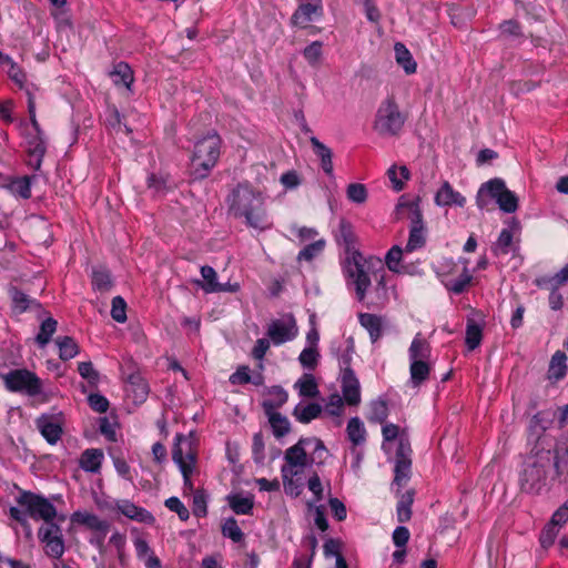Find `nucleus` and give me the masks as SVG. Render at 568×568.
<instances>
[{"mask_svg":"<svg viewBox=\"0 0 568 568\" xmlns=\"http://www.w3.org/2000/svg\"><path fill=\"white\" fill-rule=\"evenodd\" d=\"M222 140L215 132H209L195 142L191 158V172L194 179L209 176L221 155Z\"/></svg>","mask_w":568,"mask_h":568,"instance_id":"obj_7","label":"nucleus"},{"mask_svg":"<svg viewBox=\"0 0 568 568\" xmlns=\"http://www.w3.org/2000/svg\"><path fill=\"white\" fill-rule=\"evenodd\" d=\"M343 273L346 278V285L353 288L358 302L366 300L372 281H375V294L378 304H384L387 300L386 274L384 270L373 271L371 262L366 260L358 251H352L343 262Z\"/></svg>","mask_w":568,"mask_h":568,"instance_id":"obj_5","label":"nucleus"},{"mask_svg":"<svg viewBox=\"0 0 568 568\" xmlns=\"http://www.w3.org/2000/svg\"><path fill=\"white\" fill-rule=\"evenodd\" d=\"M104 454L100 448L85 449L79 459V466L87 473L97 474L101 469Z\"/></svg>","mask_w":568,"mask_h":568,"instance_id":"obj_25","label":"nucleus"},{"mask_svg":"<svg viewBox=\"0 0 568 568\" xmlns=\"http://www.w3.org/2000/svg\"><path fill=\"white\" fill-rule=\"evenodd\" d=\"M320 354L316 347L306 346L300 354L298 361L304 368L314 369L317 365Z\"/></svg>","mask_w":568,"mask_h":568,"instance_id":"obj_57","label":"nucleus"},{"mask_svg":"<svg viewBox=\"0 0 568 568\" xmlns=\"http://www.w3.org/2000/svg\"><path fill=\"white\" fill-rule=\"evenodd\" d=\"M463 263V271L457 277L444 276L442 282L446 286V288L455 294L462 293L467 285L470 283L473 276L467 267V260H459Z\"/></svg>","mask_w":568,"mask_h":568,"instance_id":"obj_26","label":"nucleus"},{"mask_svg":"<svg viewBox=\"0 0 568 568\" xmlns=\"http://www.w3.org/2000/svg\"><path fill=\"white\" fill-rule=\"evenodd\" d=\"M273 434L276 438H281L290 433L291 424L290 420L277 412H265Z\"/></svg>","mask_w":568,"mask_h":568,"instance_id":"obj_44","label":"nucleus"},{"mask_svg":"<svg viewBox=\"0 0 568 568\" xmlns=\"http://www.w3.org/2000/svg\"><path fill=\"white\" fill-rule=\"evenodd\" d=\"M55 345L59 349V357L62 361L72 359L80 353L78 343L70 336L57 337Z\"/></svg>","mask_w":568,"mask_h":568,"instance_id":"obj_39","label":"nucleus"},{"mask_svg":"<svg viewBox=\"0 0 568 568\" xmlns=\"http://www.w3.org/2000/svg\"><path fill=\"white\" fill-rule=\"evenodd\" d=\"M9 65L8 75L9 78L20 88L26 91L29 89L32 94L38 90L34 85H27V75L24 71L9 57H4V62Z\"/></svg>","mask_w":568,"mask_h":568,"instance_id":"obj_37","label":"nucleus"},{"mask_svg":"<svg viewBox=\"0 0 568 568\" xmlns=\"http://www.w3.org/2000/svg\"><path fill=\"white\" fill-rule=\"evenodd\" d=\"M37 427L49 444L54 445L60 440L62 425L59 417L42 415L37 419Z\"/></svg>","mask_w":568,"mask_h":568,"instance_id":"obj_22","label":"nucleus"},{"mask_svg":"<svg viewBox=\"0 0 568 568\" xmlns=\"http://www.w3.org/2000/svg\"><path fill=\"white\" fill-rule=\"evenodd\" d=\"M199 443L194 433L176 434L172 448V459L183 477V489L194 490L192 476L199 471L197 468Z\"/></svg>","mask_w":568,"mask_h":568,"instance_id":"obj_6","label":"nucleus"},{"mask_svg":"<svg viewBox=\"0 0 568 568\" xmlns=\"http://www.w3.org/2000/svg\"><path fill=\"white\" fill-rule=\"evenodd\" d=\"M9 515L23 527L27 537L32 535L29 518L45 521L47 525L40 527L38 531L45 555L54 559L63 556L65 547L62 530L59 525L52 523L57 516V509L49 499L23 490L16 497V505L9 508Z\"/></svg>","mask_w":568,"mask_h":568,"instance_id":"obj_1","label":"nucleus"},{"mask_svg":"<svg viewBox=\"0 0 568 568\" xmlns=\"http://www.w3.org/2000/svg\"><path fill=\"white\" fill-rule=\"evenodd\" d=\"M557 416L559 427L562 428L566 426L568 422V404L561 407H558L556 410H545L539 412L534 416V420L536 424H540V426L546 429L548 427L547 424L551 423L552 418Z\"/></svg>","mask_w":568,"mask_h":568,"instance_id":"obj_32","label":"nucleus"},{"mask_svg":"<svg viewBox=\"0 0 568 568\" xmlns=\"http://www.w3.org/2000/svg\"><path fill=\"white\" fill-rule=\"evenodd\" d=\"M348 439L354 446L363 445L366 440L364 423L358 417H352L346 427Z\"/></svg>","mask_w":568,"mask_h":568,"instance_id":"obj_42","label":"nucleus"},{"mask_svg":"<svg viewBox=\"0 0 568 568\" xmlns=\"http://www.w3.org/2000/svg\"><path fill=\"white\" fill-rule=\"evenodd\" d=\"M201 275L204 280V284L202 285V288L206 293H216V292H224L227 288L217 282V274L215 270L211 266H202L201 267Z\"/></svg>","mask_w":568,"mask_h":568,"instance_id":"obj_43","label":"nucleus"},{"mask_svg":"<svg viewBox=\"0 0 568 568\" xmlns=\"http://www.w3.org/2000/svg\"><path fill=\"white\" fill-rule=\"evenodd\" d=\"M551 462L556 467L557 474L562 475L568 480V430L557 439Z\"/></svg>","mask_w":568,"mask_h":568,"instance_id":"obj_23","label":"nucleus"},{"mask_svg":"<svg viewBox=\"0 0 568 568\" xmlns=\"http://www.w3.org/2000/svg\"><path fill=\"white\" fill-rule=\"evenodd\" d=\"M288 395L281 386H273L267 392L263 402L265 412H276L275 409L286 403Z\"/></svg>","mask_w":568,"mask_h":568,"instance_id":"obj_40","label":"nucleus"},{"mask_svg":"<svg viewBox=\"0 0 568 568\" xmlns=\"http://www.w3.org/2000/svg\"><path fill=\"white\" fill-rule=\"evenodd\" d=\"M11 298H12V303H13V308L20 313L24 312L29 307L30 303L32 302L28 297V295H26L23 292L17 290V288L11 290Z\"/></svg>","mask_w":568,"mask_h":568,"instance_id":"obj_64","label":"nucleus"},{"mask_svg":"<svg viewBox=\"0 0 568 568\" xmlns=\"http://www.w3.org/2000/svg\"><path fill=\"white\" fill-rule=\"evenodd\" d=\"M323 407L317 403H300L293 410V416L302 424H308L321 416Z\"/></svg>","mask_w":568,"mask_h":568,"instance_id":"obj_34","label":"nucleus"},{"mask_svg":"<svg viewBox=\"0 0 568 568\" xmlns=\"http://www.w3.org/2000/svg\"><path fill=\"white\" fill-rule=\"evenodd\" d=\"M359 324L368 332L371 341L377 342L383 335V318L371 313H361L358 315Z\"/></svg>","mask_w":568,"mask_h":568,"instance_id":"obj_29","label":"nucleus"},{"mask_svg":"<svg viewBox=\"0 0 568 568\" xmlns=\"http://www.w3.org/2000/svg\"><path fill=\"white\" fill-rule=\"evenodd\" d=\"M298 334L296 321L292 314H284L272 320L266 328V335L274 345L293 341Z\"/></svg>","mask_w":568,"mask_h":568,"instance_id":"obj_13","label":"nucleus"},{"mask_svg":"<svg viewBox=\"0 0 568 568\" xmlns=\"http://www.w3.org/2000/svg\"><path fill=\"white\" fill-rule=\"evenodd\" d=\"M405 120L395 100L386 99L376 111L374 129L382 135H396L403 129Z\"/></svg>","mask_w":568,"mask_h":568,"instance_id":"obj_11","label":"nucleus"},{"mask_svg":"<svg viewBox=\"0 0 568 568\" xmlns=\"http://www.w3.org/2000/svg\"><path fill=\"white\" fill-rule=\"evenodd\" d=\"M567 374V356L562 351H557L549 363L547 377L551 383L561 381Z\"/></svg>","mask_w":568,"mask_h":568,"instance_id":"obj_31","label":"nucleus"},{"mask_svg":"<svg viewBox=\"0 0 568 568\" xmlns=\"http://www.w3.org/2000/svg\"><path fill=\"white\" fill-rule=\"evenodd\" d=\"M430 354L429 343L420 333L416 334L408 348L410 387L419 388L428 379L432 372Z\"/></svg>","mask_w":568,"mask_h":568,"instance_id":"obj_8","label":"nucleus"},{"mask_svg":"<svg viewBox=\"0 0 568 568\" xmlns=\"http://www.w3.org/2000/svg\"><path fill=\"white\" fill-rule=\"evenodd\" d=\"M514 234L510 229H504L495 243L493 251L496 255L508 254L511 250Z\"/></svg>","mask_w":568,"mask_h":568,"instance_id":"obj_51","label":"nucleus"},{"mask_svg":"<svg viewBox=\"0 0 568 568\" xmlns=\"http://www.w3.org/2000/svg\"><path fill=\"white\" fill-rule=\"evenodd\" d=\"M32 179V176L28 175L13 178L10 180L7 187L14 196L28 200L31 196Z\"/></svg>","mask_w":568,"mask_h":568,"instance_id":"obj_38","label":"nucleus"},{"mask_svg":"<svg viewBox=\"0 0 568 568\" xmlns=\"http://www.w3.org/2000/svg\"><path fill=\"white\" fill-rule=\"evenodd\" d=\"M230 382L233 385H244L253 383L254 385H261L263 377L261 374H256L254 377L250 375V368L247 366H240L231 376Z\"/></svg>","mask_w":568,"mask_h":568,"instance_id":"obj_46","label":"nucleus"},{"mask_svg":"<svg viewBox=\"0 0 568 568\" xmlns=\"http://www.w3.org/2000/svg\"><path fill=\"white\" fill-rule=\"evenodd\" d=\"M387 174L396 191H400L404 186V181L409 178V172L406 166H392L388 169Z\"/></svg>","mask_w":568,"mask_h":568,"instance_id":"obj_54","label":"nucleus"},{"mask_svg":"<svg viewBox=\"0 0 568 568\" xmlns=\"http://www.w3.org/2000/svg\"><path fill=\"white\" fill-rule=\"evenodd\" d=\"M112 81L115 85H123L131 91L134 81V75L131 67L125 62H119L113 67L110 73Z\"/></svg>","mask_w":568,"mask_h":568,"instance_id":"obj_35","label":"nucleus"},{"mask_svg":"<svg viewBox=\"0 0 568 568\" xmlns=\"http://www.w3.org/2000/svg\"><path fill=\"white\" fill-rule=\"evenodd\" d=\"M222 535L226 538H230L234 542H241L244 538V534L242 529L239 527L237 521L230 517L225 519L222 525Z\"/></svg>","mask_w":568,"mask_h":568,"instance_id":"obj_52","label":"nucleus"},{"mask_svg":"<svg viewBox=\"0 0 568 568\" xmlns=\"http://www.w3.org/2000/svg\"><path fill=\"white\" fill-rule=\"evenodd\" d=\"M267 195L248 183H241L227 197L229 212L235 219L243 220L246 226L266 231L273 221L266 209Z\"/></svg>","mask_w":568,"mask_h":568,"instance_id":"obj_3","label":"nucleus"},{"mask_svg":"<svg viewBox=\"0 0 568 568\" xmlns=\"http://www.w3.org/2000/svg\"><path fill=\"white\" fill-rule=\"evenodd\" d=\"M559 529L560 528L548 523L540 534V537H539L540 545L544 548H549L550 546H552L558 536Z\"/></svg>","mask_w":568,"mask_h":568,"instance_id":"obj_62","label":"nucleus"},{"mask_svg":"<svg viewBox=\"0 0 568 568\" xmlns=\"http://www.w3.org/2000/svg\"><path fill=\"white\" fill-rule=\"evenodd\" d=\"M347 199L356 204H363L367 200V190L364 184L351 183L346 189Z\"/></svg>","mask_w":568,"mask_h":568,"instance_id":"obj_56","label":"nucleus"},{"mask_svg":"<svg viewBox=\"0 0 568 568\" xmlns=\"http://www.w3.org/2000/svg\"><path fill=\"white\" fill-rule=\"evenodd\" d=\"M323 13L321 0H306L302 2L292 16V24L306 27L311 21L318 19Z\"/></svg>","mask_w":568,"mask_h":568,"instance_id":"obj_18","label":"nucleus"},{"mask_svg":"<svg viewBox=\"0 0 568 568\" xmlns=\"http://www.w3.org/2000/svg\"><path fill=\"white\" fill-rule=\"evenodd\" d=\"M338 241L343 242V244L346 246V254L348 255L349 252L356 251L354 248L355 243V234L353 231V226L349 222L342 220L339 222L338 226Z\"/></svg>","mask_w":568,"mask_h":568,"instance_id":"obj_48","label":"nucleus"},{"mask_svg":"<svg viewBox=\"0 0 568 568\" xmlns=\"http://www.w3.org/2000/svg\"><path fill=\"white\" fill-rule=\"evenodd\" d=\"M369 420L383 423L387 417V404L385 400L377 399L371 403Z\"/></svg>","mask_w":568,"mask_h":568,"instance_id":"obj_59","label":"nucleus"},{"mask_svg":"<svg viewBox=\"0 0 568 568\" xmlns=\"http://www.w3.org/2000/svg\"><path fill=\"white\" fill-rule=\"evenodd\" d=\"M84 527L91 531L109 530L110 524L98 515L88 510H77L70 516V528Z\"/></svg>","mask_w":568,"mask_h":568,"instance_id":"obj_17","label":"nucleus"},{"mask_svg":"<svg viewBox=\"0 0 568 568\" xmlns=\"http://www.w3.org/2000/svg\"><path fill=\"white\" fill-rule=\"evenodd\" d=\"M412 504H413V495L410 493L404 494L396 508L397 520L399 523H406L412 517Z\"/></svg>","mask_w":568,"mask_h":568,"instance_id":"obj_53","label":"nucleus"},{"mask_svg":"<svg viewBox=\"0 0 568 568\" xmlns=\"http://www.w3.org/2000/svg\"><path fill=\"white\" fill-rule=\"evenodd\" d=\"M394 53L396 63L403 68L406 74H414L416 72L417 63L404 43L396 42L394 45Z\"/></svg>","mask_w":568,"mask_h":568,"instance_id":"obj_33","label":"nucleus"},{"mask_svg":"<svg viewBox=\"0 0 568 568\" xmlns=\"http://www.w3.org/2000/svg\"><path fill=\"white\" fill-rule=\"evenodd\" d=\"M405 248H402L398 245H394L385 256V264L389 271L397 274H414V270L412 266L400 264L403 258Z\"/></svg>","mask_w":568,"mask_h":568,"instance_id":"obj_27","label":"nucleus"},{"mask_svg":"<svg viewBox=\"0 0 568 568\" xmlns=\"http://www.w3.org/2000/svg\"><path fill=\"white\" fill-rule=\"evenodd\" d=\"M294 388L297 390L301 397L314 398L320 394L318 385L314 375L303 374L294 384Z\"/></svg>","mask_w":568,"mask_h":568,"instance_id":"obj_36","label":"nucleus"},{"mask_svg":"<svg viewBox=\"0 0 568 568\" xmlns=\"http://www.w3.org/2000/svg\"><path fill=\"white\" fill-rule=\"evenodd\" d=\"M28 97V113L30 118L32 132H29L26 136L27 150L29 153L28 164L34 170H39L42 163V159L45 154V142L43 132L40 129V124L37 120L36 114V98L32 92L27 90Z\"/></svg>","mask_w":568,"mask_h":568,"instance_id":"obj_10","label":"nucleus"},{"mask_svg":"<svg viewBox=\"0 0 568 568\" xmlns=\"http://www.w3.org/2000/svg\"><path fill=\"white\" fill-rule=\"evenodd\" d=\"M486 196L496 200L499 209L506 213H514L518 209V197L506 187L505 182L500 179H493L481 184L476 197L480 210L487 205Z\"/></svg>","mask_w":568,"mask_h":568,"instance_id":"obj_9","label":"nucleus"},{"mask_svg":"<svg viewBox=\"0 0 568 568\" xmlns=\"http://www.w3.org/2000/svg\"><path fill=\"white\" fill-rule=\"evenodd\" d=\"M6 387L10 392L22 393L29 396H36L41 392V381L28 369H13L3 375Z\"/></svg>","mask_w":568,"mask_h":568,"instance_id":"obj_12","label":"nucleus"},{"mask_svg":"<svg viewBox=\"0 0 568 568\" xmlns=\"http://www.w3.org/2000/svg\"><path fill=\"white\" fill-rule=\"evenodd\" d=\"M434 202L440 207H464L466 197L460 192L456 191L448 181H445L435 193Z\"/></svg>","mask_w":568,"mask_h":568,"instance_id":"obj_20","label":"nucleus"},{"mask_svg":"<svg viewBox=\"0 0 568 568\" xmlns=\"http://www.w3.org/2000/svg\"><path fill=\"white\" fill-rule=\"evenodd\" d=\"M312 146L316 153V155L321 159V165L323 171L332 175L333 173V161H332V151L325 144H323L317 138H311Z\"/></svg>","mask_w":568,"mask_h":568,"instance_id":"obj_41","label":"nucleus"},{"mask_svg":"<svg viewBox=\"0 0 568 568\" xmlns=\"http://www.w3.org/2000/svg\"><path fill=\"white\" fill-rule=\"evenodd\" d=\"M341 387L343 398L349 406H357L361 403V385L354 371H346L341 374Z\"/></svg>","mask_w":568,"mask_h":568,"instance_id":"obj_21","label":"nucleus"},{"mask_svg":"<svg viewBox=\"0 0 568 568\" xmlns=\"http://www.w3.org/2000/svg\"><path fill=\"white\" fill-rule=\"evenodd\" d=\"M483 337V329L481 327L476 324L475 322L470 321L467 323L466 328V345L469 351H474L477 348L481 343Z\"/></svg>","mask_w":568,"mask_h":568,"instance_id":"obj_50","label":"nucleus"},{"mask_svg":"<svg viewBox=\"0 0 568 568\" xmlns=\"http://www.w3.org/2000/svg\"><path fill=\"white\" fill-rule=\"evenodd\" d=\"M344 398L338 394H332L328 396L324 407V413L336 419V425L342 424V415L344 413Z\"/></svg>","mask_w":568,"mask_h":568,"instance_id":"obj_45","label":"nucleus"},{"mask_svg":"<svg viewBox=\"0 0 568 568\" xmlns=\"http://www.w3.org/2000/svg\"><path fill=\"white\" fill-rule=\"evenodd\" d=\"M410 445L408 440H402L395 452V478L394 485L400 488L409 478L410 474Z\"/></svg>","mask_w":568,"mask_h":568,"instance_id":"obj_16","label":"nucleus"},{"mask_svg":"<svg viewBox=\"0 0 568 568\" xmlns=\"http://www.w3.org/2000/svg\"><path fill=\"white\" fill-rule=\"evenodd\" d=\"M383 434V450L390 455L394 450L399 447L402 440H408L404 430L399 428V426L386 423L382 428Z\"/></svg>","mask_w":568,"mask_h":568,"instance_id":"obj_24","label":"nucleus"},{"mask_svg":"<svg viewBox=\"0 0 568 568\" xmlns=\"http://www.w3.org/2000/svg\"><path fill=\"white\" fill-rule=\"evenodd\" d=\"M226 500L236 515H250L254 507V498L248 494L232 493L227 495Z\"/></svg>","mask_w":568,"mask_h":568,"instance_id":"obj_28","label":"nucleus"},{"mask_svg":"<svg viewBox=\"0 0 568 568\" xmlns=\"http://www.w3.org/2000/svg\"><path fill=\"white\" fill-rule=\"evenodd\" d=\"M125 393L134 403H143L148 397L149 386L141 376L131 375L125 387Z\"/></svg>","mask_w":568,"mask_h":568,"instance_id":"obj_30","label":"nucleus"},{"mask_svg":"<svg viewBox=\"0 0 568 568\" xmlns=\"http://www.w3.org/2000/svg\"><path fill=\"white\" fill-rule=\"evenodd\" d=\"M400 206H406L410 212V222L412 226L409 230V237L407 244L405 246L406 253H412L424 246L426 236H425V225L423 221V214L419 207L418 202H409L406 204L400 203Z\"/></svg>","mask_w":568,"mask_h":568,"instance_id":"obj_14","label":"nucleus"},{"mask_svg":"<svg viewBox=\"0 0 568 568\" xmlns=\"http://www.w3.org/2000/svg\"><path fill=\"white\" fill-rule=\"evenodd\" d=\"M322 42L314 41L311 44H308L304 51L303 55L312 67H317L322 59Z\"/></svg>","mask_w":568,"mask_h":568,"instance_id":"obj_58","label":"nucleus"},{"mask_svg":"<svg viewBox=\"0 0 568 568\" xmlns=\"http://www.w3.org/2000/svg\"><path fill=\"white\" fill-rule=\"evenodd\" d=\"M112 285L111 275L106 270L99 268L92 273V286L98 291H108Z\"/></svg>","mask_w":568,"mask_h":568,"instance_id":"obj_55","label":"nucleus"},{"mask_svg":"<svg viewBox=\"0 0 568 568\" xmlns=\"http://www.w3.org/2000/svg\"><path fill=\"white\" fill-rule=\"evenodd\" d=\"M111 316L118 323L126 321V303L121 296L112 298Z\"/></svg>","mask_w":568,"mask_h":568,"instance_id":"obj_60","label":"nucleus"},{"mask_svg":"<svg viewBox=\"0 0 568 568\" xmlns=\"http://www.w3.org/2000/svg\"><path fill=\"white\" fill-rule=\"evenodd\" d=\"M57 321L52 317H48L41 323L40 331L36 337V342L39 346L44 347L50 342L57 331Z\"/></svg>","mask_w":568,"mask_h":568,"instance_id":"obj_49","label":"nucleus"},{"mask_svg":"<svg viewBox=\"0 0 568 568\" xmlns=\"http://www.w3.org/2000/svg\"><path fill=\"white\" fill-rule=\"evenodd\" d=\"M326 245V241L324 239H320L314 241L313 243L304 246L297 254V261H306L311 262L315 257L320 256L324 251Z\"/></svg>","mask_w":568,"mask_h":568,"instance_id":"obj_47","label":"nucleus"},{"mask_svg":"<svg viewBox=\"0 0 568 568\" xmlns=\"http://www.w3.org/2000/svg\"><path fill=\"white\" fill-rule=\"evenodd\" d=\"M165 507L171 511L176 513L182 521H186L190 518V511L178 497H170L165 500Z\"/></svg>","mask_w":568,"mask_h":568,"instance_id":"obj_61","label":"nucleus"},{"mask_svg":"<svg viewBox=\"0 0 568 568\" xmlns=\"http://www.w3.org/2000/svg\"><path fill=\"white\" fill-rule=\"evenodd\" d=\"M114 509L126 518L138 523L146 525H153L155 523V517L152 513L128 499L116 500L114 503Z\"/></svg>","mask_w":568,"mask_h":568,"instance_id":"obj_19","label":"nucleus"},{"mask_svg":"<svg viewBox=\"0 0 568 568\" xmlns=\"http://www.w3.org/2000/svg\"><path fill=\"white\" fill-rule=\"evenodd\" d=\"M567 481L557 474L550 450L528 456L518 474L520 491L531 496L545 495Z\"/></svg>","mask_w":568,"mask_h":568,"instance_id":"obj_4","label":"nucleus"},{"mask_svg":"<svg viewBox=\"0 0 568 568\" xmlns=\"http://www.w3.org/2000/svg\"><path fill=\"white\" fill-rule=\"evenodd\" d=\"M327 449L316 437L301 438L284 453V464L281 467L284 491L291 497H298L304 489V474L310 464H321Z\"/></svg>","mask_w":568,"mask_h":568,"instance_id":"obj_2","label":"nucleus"},{"mask_svg":"<svg viewBox=\"0 0 568 568\" xmlns=\"http://www.w3.org/2000/svg\"><path fill=\"white\" fill-rule=\"evenodd\" d=\"M132 542L135 549L136 558L143 562L145 568H163L161 559L150 547L148 540L139 531L138 528L131 529Z\"/></svg>","mask_w":568,"mask_h":568,"instance_id":"obj_15","label":"nucleus"},{"mask_svg":"<svg viewBox=\"0 0 568 568\" xmlns=\"http://www.w3.org/2000/svg\"><path fill=\"white\" fill-rule=\"evenodd\" d=\"M280 182L287 191L297 189L302 183V179L295 170H290L281 175Z\"/></svg>","mask_w":568,"mask_h":568,"instance_id":"obj_63","label":"nucleus"}]
</instances>
